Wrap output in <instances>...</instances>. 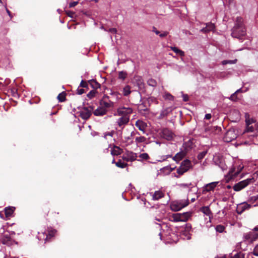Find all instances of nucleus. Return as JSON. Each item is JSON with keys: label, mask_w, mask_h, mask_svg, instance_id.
Returning <instances> with one entry per match:
<instances>
[{"label": "nucleus", "mask_w": 258, "mask_h": 258, "mask_svg": "<svg viewBox=\"0 0 258 258\" xmlns=\"http://www.w3.org/2000/svg\"><path fill=\"white\" fill-rule=\"evenodd\" d=\"M245 123L246 125L244 133H252L253 137L258 135V122L256 123V120L250 117L248 113L245 114Z\"/></svg>", "instance_id": "f257e3e1"}, {"label": "nucleus", "mask_w": 258, "mask_h": 258, "mask_svg": "<svg viewBox=\"0 0 258 258\" xmlns=\"http://www.w3.org/2000/svg\"><path fill=\"white\" fill-rule=\"evenodd\" d=\"M257 239H258V225L251 231L245 233L243 235V240L247 244L252 243Z\"/></svg>", "instance_id": "f03ea898"}, {"label": "nucleus", "mask_w": 258, "mask_h": 258, "mask_svg": "<svg viewBox=\"0 0 258 258\" xmlns=\"http://www.w3.org/2000/svg\"><path fill=\"white\" fill-rule=\"evenodd\" d=\"M232 30V32H246V29L243 23L242 18L237 17L234 23V26Z\"/></svg>", "instance_id": "7ed1b4c3"}, {"label": "nucleus", "mask_w": 258, "mask_h": 258, "mask_svg": "<svg viewBox=\"0 0 258 258\" xmlns=\"http://www.w3.org/2000/svg\"><path fill=\"white\" fill-rule=\"evenodd\" d=\"M191 162L187 159L183 160L180 166L177 169V173L179 174L178 176L175 175L177 178L179 177L180 175L183 174L185 172H187L190 168H191Z\"/></svg>", "instance_id": "20e7f679"}, {"label": "nucleus", "mask_w": 258, "mask_h": 258, "mask_svg": "<svg viewBox=\"0 0 258 258\" xmlns=\"http://www.w3.org/2000/svg\"><path fill=\"white\" fill-rule=\"evenodd\" d=\"M188 204V200L187 199L172 202L170 205V208L172 211H178L187 206Z\"/></svg>", "instance_id": "39448f33"}, {"label": "nucleus", "mask_w": 258, "mask_h": 258, "mask_svg": "<svg viewBox=\"0 0 258 258\" xmlns=\"http://www.w3.org/2000/svg\"><path fill=\"white\" fill-rule=\"evenodd\" d=\"M191 216V212H185L183 213H176L172 215V221L175 222H186Z\"/></svg>", "instance_id": "423d86ee"}, {"label": "nucleus", "mask_w": 258, "mask_h": 258, "mask_svg": "<svg viewBox=\"0 0 258 258\" xmlns=\"http://www.w3.org/2000/svg\"><path fill=\"white\" fill-rule=\"evenodd\" d=\"M243 167V165L241 164L238 165L237 163L234 164L233 167L229 170L228 176L231 179L236 177L242 170Z\"/></svg>", "instance_id": "0eeeda50"}, {"label": "nucleus", "mask_w": 258, "mask_h": 258, "mask_svg": "<svg viewBox=\"0 0 258 258\" xmlns=\"http://www.w3.org/2000/svg\"><path fill=\"white\" fill-rule=\"evenodd\" d=\"M254 181L253 177L241 181L234 185L233 189L236 191H240Z\"/></svg>", "instance_id": "6e6552de"}, {"label": "nucleus", "mask_w": 258, "mask_h": 258, "mask_svg": "<svg viewBox=\"0 0 258 258\" xmlns=\"http://www.w3.org/2000/svg\"><path fill=\"white\" fill-rule=\"evenodd\" d=\"M93 107L92 106L85 107L82 108L79 111V115L81 117L84 119H88L92 114Z\"/></svg>", "instance_id": "1a4fd4ad"}, {"label": "nucleus", "mask_w": 258, "mask_h": 258, "mask_svg": "<svg viewBox=\"0 0 258 258\" xmlns=\"http://www.w3.org/2000/svg\"><path fill=\"white\" fill-rule=\"evenodd\" d=\"M138 155L131 151H126L125 154L122 156V158L126 162H133L137 160Z\"/></svg>", "instance_id": "9d476101"}, {"label": "nucleus", "mask_w": 258, "mask_h": 258, "mask_svg": "<svg viewBox=\"0 0 258 258\" xmlns=\"http://www.w3.org/2000/svg\"><path fill=\"white\" fill-rule=\"evenodd\" d=\"M132 109L130 107H119L117 109V112L114 115L120 116H127L130 117V115L132 113Z\"/></svg>", "instance_id": "9b49d317"}, {"label": "nucleus", "mask_w": 258, "mask_h": 258, "mask_svg": "<svg viewBox=\"0 0 258 258\" xmlns=\"http://www.w3.org/2000/svg\"><path fill=\"white\" fill-rule=\"evenodd\" d=\"M237 138V135L234 130H229L225 134L224 140L226 142H230Z\"/></svg>", "instance_id": "f8f14e48"}, {"label": "nucleus", "mask_w": 258, "mask_h": 258, "mask_svg": "<svg viewBox=\"0 0 258 258\" xmlns=\"http://www.w3.org/2000/svg\"><path fill=\"white\" fill-rule=\"evenodd\" d=\"M160 135L162 138L167 140H172L174 135L173 133L167 128H163L160 133Z\"/></svg>", "instance_id": "ddd939ff"}, {"label": "nucleus", "mask_w": 258, "mask_h": 258, "mask_svg": "<svg viewBox=\"0 0 258 258\" xmlns=\"http://www.w3.org/2000/svg\"><path fill=\"white\" fill-rule=\"evenodd\" d=\"M213 161L215 165L218 166L223 171L227 169V166L223 162V159L219 156H214Z\"/></svg>", "instance_id": "4468645a"}, {"label": "nucleus", "mask_w": 258, "mask_h": 258, "mask_svg": "<svg viewBox=\"0 0 258 258\" xmlns=\"http://www.w3.org/2000/svg\"><path fill=\"white\" fill-rule=\"evenodd\" d=\"M203 25V27H202L200 30L201 32H210V31L214 32L215 31V26L214 24L210 22L204 24Z\"/></svg>", "instance_id": "2eb2a0df"}, {"label": "nucleus", "mask_w": 258, "mask_h": 258, "mask_svg": "<svg viewBox=\"0 0 258 258\" xmlns=\"http://www.w3.org/2000/svg\"><path fill=\"white\" fill-rule=\"evenodd\" d=\"M135 83L140 91H144L145 90V84L142 77L136 76L135 77Z\"/></svg>", "instance_id": "dca6fc26"}, {"label": "nucleus", "mask_w": 258, "mask_h": 258, "mask_svg": "<svg viewBox=\"0 0 258 258\" xmlns=\"http://www.w3.org/2000/svg\"><path fill=\"white\" fill-rule=\"evenodd\" d=\"M200 211L204 213L205 215L208 216V222H211V219L213 218L212 213L208 206H204L200 208Z\"/></svg>", "instance_id": "f3484780"}, {"label": "nucleus", "mask_w": 258, "mask_h": 258, "mask_svg": "<svg viewBox=\"0 0 258 258\" xmlns=\"http://www.w3.org/2000/svg\"><path fill=\"white\" fill-rule=\"evenodd\" d=\"M130 120V117L127 116H120L116 121L117 124L119 127H123Z\"/></svg>", "instance_id": "a211bd4d"}, {"label": "nucleus", "mask_w": 258, "mask_h": 258, "mask_svg": "<svg viewBox=\"0 0 258 258\" xmlns=\"http://www.w3.org/2000/svg\"><path fill=\"white\" fill-rule=\"evenodd\" d=\"M218 182H212L206 184L203 187V192H209L212 191L214 189L216 186L217 185Z\"/></svg>", "instance_id": "6ab92c4d"}, {"label": "nucleus", "mask_w": 258, "mask_h": 258, "mask_svg": "<svg viewBox=\"0 0 258 258\" xmlns=\"http://www.w3.org/2000/svg\"><path fill=\"white\" fill-rule=\"evenodd\" d=\"M2 243L4 244L10 246L15 243V240L12 239L9 234H5L2 239Z\"/></svg>", "instance_id": "aec40b11"}, {"label": "nucleus", "mask_w": 258, "mask_h": 258, "mask_svg": "<svg viewBox=\"0 0 258 258\" xmlns=\"http://www.w3.org/2000/svg\"><path fill=\"white\" fill-rule=\"evenodd\" d=\"M251 207L250 204L247 203H243L238 205L237 208V212L238 214H241L244 211L249 209Z\"/></svg>", "instance_id": "412c9836"}, {"label": "nucleus", "mask_w": 258, "mask_h": 258, "mask_svg": "<svg viewBox=\"0 0 258 258\" xmlns=\"http://www.w3.org/2000/svg\"><path fill=\"white\" fill-rule=\"evenodd\" d=\"M221 131V128L217 126L207 127L205 128V132L209 134H217Z\"/></svg>", "instance_id": "4be33fe9"}, {"label": "nucleus", "mask_w": 258, "mask_h": 258, "mask_svg": "<svg viewBox=\"0 0 258 258\" xmlns=\"http://www.w3.org/2000/svg\"><path fill=\"white\" fill-rule=\"evenodd\" d=\"M107 112V110H105L100 105L96 109L93 111V114L95 116H100L105 115Z\"/></svg>", "instance_id": "5701e85b"}, {"label": "nucleus", "mask_w": 258, "mask_h": 258, "mask_svg": "<svg viewBox=\"0 0 258 258\" xmlns=\"http://www.w3.org/2000/svg\"><path fill=\"white\" fill-rule=\"evenodd\" d=\"M186 154V151L182 150L177 153L173 157V160L175 161L176 162L180 161Z\"/></svg>", "instance_id": "b1692460"}, {"label": "nucleus", "mask_w": 258, "mask_h": 258, "mask_svg": "<svg viewBox=\"0 0 258 258\" xmlns=\"http://www.w3.org/2000/svg\"><path fill=\"white\" fill-rule=\"evenodd\" d=\"M100 105L104 108V109H105V110H107L108 108L113 106V102L110 101L107 102L102 100L100 102Z\"/></svg>", "instance_id": "393cba45"}, {"label": "nucleus", "mask_w": 258, "mask_h": 258, "mask_svg": "<svg viewBox=\"0 0 258 258\" xmlns=\"http://www.w3.org/2000/svg\"><path fill=\"white\" fill-rule=\"evenodd\" d=\"M14 209L13 207H7L5 209V215L7 219H9L13 215Z\"/></svg>", "instance_id": "a878e982"}, {"label": "nucleus", "mask_w": 258, "mask_h": 258, "mask_svg": "<svg viewBox=\"0 0 258 258\" xmlns=\"http://www.w3.org/2000/svg\"><path fill=\"white\" fill-rule=\"evenodd\" d=\"M122 152V150L117 146H114L111 150V154L113 156H117L120 155Z\"/></svg>", "instance_id": "bb28decb"}, {"label": "nucleus", "mask_w": 258, "mask_h": 258, "mask_svg": "<svg viewBox=\"0 0 258 258\" xmlns=\"http://www.w3.org/2000/svg\"><path fill=\"white\" fill-rule=\"evenodd\" d=\"M164 197V194L160 190L156 191L153 195L152 198L154 200H158Z\"/></svg>", "instance_id": "cd10ccee"}, {"label": "nucleus", "mask_w": 258, "mask_h": 258, "mask_svg": "<svg viewBox=\"0 0 258 258\" xmlns=\"http://www.w3.org/2000/svg\"><path fill=\"white\" fill-rule=\"evenodd\" d=\"M136 126L138 127V128L143 132H145V123L143 122L142 121H141L140 120H138L136 122Z\"/></svg>", "instance_id": "c85d7f7f"}, {"label": "nucleus", "mask_w": 258, "mask_h": 258, "mask_svg": "<svg viewBox=\"0 0 258 258\" xmlns=\"http://www.w3.org/2000/svg\"><path fill=\"white\" fill-rule=\"evenodd\" d=\"M180 187L188 189V191L192 190V188L194 187L191 183H180L178 184Z\"/></svg>", "instance_id": "c756f323"}, {"label": "nucleus", "mask_w": 258, "mask_h": 258, "mask_svg": "<svg viewBox=\"0 0 258 258\" xmlns=\"http://www.w3.org/2000/svg\"><path fill=\"white\" fill-rule=\"evenodd\" d=\"M135 142L137 146L140 143H144L147 142V139L144 136L137 137L135 139Z\"/></svg>", "instance_id": "7c9ffc66"}, {"label": "nucleus", "mask_w": 258, "mask_h": 258, "mask_svg": "<svg viewBox=\"0 0 258 258\" xmlns=\"http://www.w3.org/2000/svg\"><path fill=\"white\" fill-rule=\"evenodd\" d=\"M131 93V87L129 85H126L122 90V93L124 96H128Z\"/></svg>", "instance_id": "2f4dec72"}, {"label": "nucleus", "mask_w": 258, "mask_h": 258, "mask_svg": "<svg viewBox=\"0 0 258 258\" xmlns=\"http://www.w3.org/2000/svg\"><path fill=\"white\" fill-rule=\"evenodd\" d=\"M139 157L140 159H138V161L140 162H142L144 160H147L150 158L149 155L146 153L141 154Z\"/></svg>", "instance_id": "473e14b6"}, {"label": "nucleus", "mask_w": 258, "mask_h": 258, "mask_svg": "<svg viewBox=\"0 0 258 258\" xmlns=\"http://www.w3.org/2000/svg\"><path fill=\"white\" fill-rule=\"evenodd\" d=\"M229 258H244V254L241 252H236L234 254L232 253Z\"/></svg>", "instance_id": "72a5a7b5"}, {"label": "nucleus", "mask_w": 258, "mask_h": 258, "mask_svg": "<svg viewBox=\"0 0 258 258\" xmlns=\"http://www.w3.org/2000/svg\"><path fill=\"white\" fill-rule=\"evenodd\" d=\"M170 48L171 50H172L175 53H176L177 54L181 56H183L184 55V52L182 50L179 49L176 47H173L171 46Z\"/></svg>", "instance_id": "f704fd0d"}, {"label": "nucleus", "mask_w": 258, "mask_h": 258, "mask_svg": "<svg viewBox=\"0 0 258 258\" xmlns=\"http://www.w3.org/2000/svg\"><path fill=\"white\" fill-rule=\"evenodd\" d=\"M115 165L118 167L124 168L127 166V164L122 162L121 160H119L115 163Z\"/></svg>", "instance_id": "c9c22d12"}, {"label": "nucleus", "mask_w": 258, "mask_h": 258, "mask_svg": "<svg viewBox=\"0 0 258 258\" xmlns=\"http://www.w3.org/2000/svg\"><path fill=\"white\" fill-rule=\"evenodd\" d=\"M147 84L150 86L155 87L157 85V82L153 79H150L148 80Z\"/></svg>", "instance_id": "e433bc0d"}, {"label": "nucleus", "mask_w": 258, "mask_h": 258, "mask_svg": "<svg viewBox=\"0 0 258 258\" xmlns=\"http://www.w3.org/2000/svg\"><path fill=\"white\" fill-rule=\"evenodd\" d=\"M127 76V73L124 71H120L118 73V79L124 80Z\"/></svg>", "instance_id": "4c0bfd02"}, {"label": "nucleus", "mask_w": 258, "mask_h": 258, "mask_svg": "<svg viewBox=\"0 0 258 258\" xmlns=\"http://www.w3.org/2000/svg\"><path fill=\"white\" fill-rule=\"evenodd\" d=\"M57 99L59 102H63L66 99V93L62 92L58 94L57 96Z\"/></svg>", "instance_id": "58836bf2"}, {"label": "nucleus", "mask_w": 258, "mask_h": 258, "mask_svg": "<svg viewBox=\"0 0 258 258\" xmlns=\"http://www.w3.org/2000/svg\"><path fill=\"white\" fill-rule=\"evenodd\" d=\"M237 60L235 59L234 60H224L222 61V64L223 65H225L227 64H234L236 63Z\"/></svg>", "instance_id": "ea45409f"}, {"label": "nucleus", "mask_w": 258, "mask_h": 258, "mask_svg": "<svg viewBox=\"0 0 258 258\" xmlns=\"http://www.w3.org/2000/svg\"><path fill=\"white\" fill-rule=\"evenodd\" d=\"M136 135H140L139 133L138 132L133 131L131 133L130 136L127 137L125 138V139L126 141H128L132 140V138L133 137L135 136Z\"/></svg>", "instance_id": "a19ab883"}, {"label": "nucleus", "mask_w": 258, "mask_h": 258, "mask_svg": "<svg viewBox=\"0 0 258 258\" xmlns=\"http://www.w3.org/2000/svg\"><path fill=\"white\" fill-rule=\"evenodd\" d=\"M56 232V231L55 230L53 229L50 230L48 234L47 235L45 240H47L48 238H50L51 237L54 236Z\"/></svg>", "instance_id": "79ce46f5"}, {"label": "nucleus", "mask_w": 258, "mask_h": 258, "mask_svg": "<svg viewBox=\"0 0 258 258\" xmlns=\"http://www.w3.org/2000/svg\"><path fill=\"white\" fill-rule=\"evenodd\" d=\"M232 37L234 38H237L239 40L242 39V37L244 36L243 34L241 33H231Z\"/></svg>", "instance_id": "37998d69"}, {"label": "nucleus", "mask_w": 258, "mask_h": 258, "mask_svg": "<svg viewBox=\"0 0 258 258\" xmlns=\"http://www.w3.org/2000/svg\"><path fill=\"white\" fill-rule=\"evenodd\" d=\"M207 154V151H204L201 153H200L198 155V158L199 160H202L204 158L205 155Z\"/></svg>", "instance_id": "c03bdc74"}, {"label": "nucleus", "mask_w": 258, "mask_h": 258, "mask_svg": "<svg viewBox=\"0 0 258 258\" xmlns=\"http://www.w3.org/2000/svg\"><path fill=\"white\" fill-rule=\"evenodd\" d=\"M224 226L221 225H218L216 227V230L220 233L222 232L224 230Z\"/></svg>", "instance_id": "a18cd8bd"}, {"label": "nucleus", "mask_w": 258, "mask_h": 258, "mask_svg": "<svg viewBox=\"0 0 258 258\" xmlns=\"http://www.w3.org/2000/svg\"><path fill=\"white\" fill-rule=\"evenodd\" d=\"M96 93V91L95 90H91L87 94V97L91 99V98H92L93 97H94L95 96V95Z\"/></svg>", "instance_id": "49530a36"}, {"label": "nucleus", "mask_w": 258, "mask_h": 258, "mask_svg": "<svg viewBox=\"0 0 258 258\" xmlns=\"http://www.w3.org/2000/svg\"><path fill=\"white\" fill-rule=\"evenodd\" d=\"M229 99L234 101H237L238 99L237 97V94L235 92L233 93L229 97Z\"/></svg>", "instance_id": "de8ad7c7"}, {"label": "nucleus", "mask_w": 258, "mask_h": 258, "mask_svg": "<svg viewBox=\"0 0 258 258\" xmlns=\"http://www.w3.org/2000/svg\"><path fill=\"white\" fill-rule=\"evenodd\" d=\"M66 13L68 15V16L72 18H73L74 17V15H75V12L71 11H66Z\"/></svg>", "instance_id": "09e8293b"}, {"label": "nucleus", "mask_w": 258, "mask_h": 258, "mask_svg": "<svg viewBox=\"0 0 258 258\" xmlns=\"http://www.w3.org/2000/svg\"><path fill=\"white\" fill-rule=\"evenodd\" d=\"M257 200H258V194L255 196H253L250 197L249 198L248 201L249 202H254Z\"/></svg>", "instance_id": "8fccbe9b"}, {"label": "nucleus", "mask_w": 258, "mask_h": 258, "mask_svg": "<svg viewBox=\"0 0 258 258\" xmlns=\"http://www.w3.org/2000/svg\"><path fill=\"white\" fill-rule=\"evenodd\" d=\"M91 84L93 88H97L99 87V84H98L96 81L92 80L91 82Z\"/></svg>", "instance_id": "3c124183"}, {"label": "nucleus", "mask_w": 258, "mask_h": 258, "mask_svg": "<svg viewBox=\"0 0 258 258\" xmlns=\"http://www.w3.org/2000/svg\"><path fill=\"white\" fill-rule=\"evenodd\" d=\"M252 253L256 256H258V244L254 247Z\"/></svg>", "instance_id": "603ef678"}, {"label": "nucleus", "mask_w": 258, "mask_h": 258, "mask_svg": "<svg viewBox=\"0 0 258 258\" xmlns=\"http://www.w3.org/2000/svg\"><path fill=\"white\" fill-rule=\"evenodd\" d=\"M164 97L166 99H168V100H173V96H172L169 93H166L165 94V95L164 96Z\"/></svg>", "instance_id": "864d4df0"}, {"label": "nucleus", "mask_w": 258, "mask_h": 258, "mask_svg": "<svg viewBox=\"0 0 258 258\" xmlns=\"http://www.w3.org/2000/svg\"><path fill=\"white\" fill-rule=\"evenodd\" d=\"M78 1H76V2H71L69 4V8H73V7H75L76 5H77L78 4Z\"/></svg>", "instance_id": "5fc2aeb1"}, {"label": "nucleus", "mask_w": 258, "mask_h": 258, "mask_svg": "<svg viewBox=\"0 0 258 258\" xmlns=\"http://www.w3.org/2000/svg\"><path fill=\"white\" fill-rule=\"evenodd\" d=\"M88 86L87 83L86 81L82 80L80 83V86L82 87H87Z\"/></svg>", "instance_id": "6e6d98bb"}, {"label": "nucleus", "mask_w": 258, "mask_h": 258, "mask_svg": "<svg viewBox=\"0 0 258 258\" xmlns=\"http://www.w3.org/2000/svg\"><path fill=\"white\" fill-rule=\"evenodd\" d=\"M183 100L184 102H186L188 100V96L187 94H182Z\"/></svg>", "instance_id": "4d7b16f0"}, {"label": "nucleus", "mask_w": 258, "mask_h": 258, "mask_svg": "<svg viewBox=\"0 0 258 258\" xmlns=\"http://www.w3.org/2000/svg\"><path fill=\"white\" fill-rule=\"evenodd\" d=\"M84 93V90L83 89H77V93L79 95H81Z\"/></svg>", "instance_id": "13d9d810"}, {"label": "nucleus", "mask_w": 258, "mask_h": 258, "mask_svg": "<svg viewBox=\"0 0 258 258\" xmlns=\"http://www.w3.org/2000/svg\"><path fill=\"white\" fill-rule=\"evenodd\" d=\"M0 217L3 219L7 220L5 217L4 212H0Z\"/></svg>", "instance_id": "bf43d9fd"}, {"label": "nucleus", "mask_w": 258, "mask_h": 258, "mask_svg": "<svg viewBox=\"0 0 258 258\" xmlns=\"http://www.w3.org/2000/svg\"><path fill=\"white\" fill-rule=\"evenodd\" d=\"M212 117V115L210 113L206 114L205 116V119H210Z\"/></svg>", "instance_id": "052dcab7"}, {"label": "nucleus", "mask_w": 258, "mask_h": 258, "mask_svg": "<svg viewBox=\"0 0 258 258\" xmlns=\"http://www.w3.org/2000/svg\"><path fill=\"white\" fill-rule=\"evenodd\" d=\"M136 94L137 97H138L140 101H141L142 95L140 91H136Z\"/></svg>", "instance_id": "680f3d73"}, {"label": "nucleus", "mask_w": 258, "mask_h": 258, "mask_svg": "<svg viewBox=\"0 0 258 258\" xmlns=\"http://www.w3.org/2000/svg\"><path fill=\"white\" fill-rule=\"evenodd\" d=\"M167 115V111L166 110H165L164 111H162L161 113V116H166Z\"/></svg>", "instance_id": "e2e57ef3"}, {"label": "nucleus", "mask_w": 258, "mask_h": 258, "mask_svg": "<svg viewBox=\"0 0 258 258\" xmlns=\"http://www.w3.org/2000/svg\"><path fill=\"white\" fill-rule=\"evenodd\" d=\"M81 13H82L83 15L86 16H89V14L87 11H85L84 10L81 11Z\"/></svg>", "instance_id": "0e129e2a"}, {"label": "nucleus", "mask_w": 258, "mask_h": 258, "mask_svg": "<svg viewBox=\"0 0 258 258\" xmlns=\"http://www.w3.org/2000/svg\"><path fill=\"white\" fill-rule=\"evenodd\" d=\"M159 36L161 38L165 37L166 36V34H167V33H159Z\"/></svg>", "instance_id": "69168bd1"}, {"label": "nucleus", "mask_w": 258, "mask_h": 258, "mask_svg": "<svg viewBox=\"0 0 258 258\" xmlns=\"http://www.w3.org/2000/svg\"><path fill=\"white\" fill-rule=\"evenodd\" d=\"M110 32H117V30L115 28H111V29H110Z\"/></svg>", "instance_id": "338daca9"}, {"label": "nucleus", "mask_w": 258, "mask_h": 258, "mask_svg": "<svg viewBox=\"0 0 258 258\" xmlns=\"http://www.w3.org/2000/svg\"><path fill=\"white\" fill-rule=\"evenodd\" d=\"M6 11H7V13L8 14V15H9V16L11 17H12V16H11V15H12V14H11V12H10V11L7 9V8H6Z\"/></svg>", "instance_id": "774afa93"}]
</instances>
